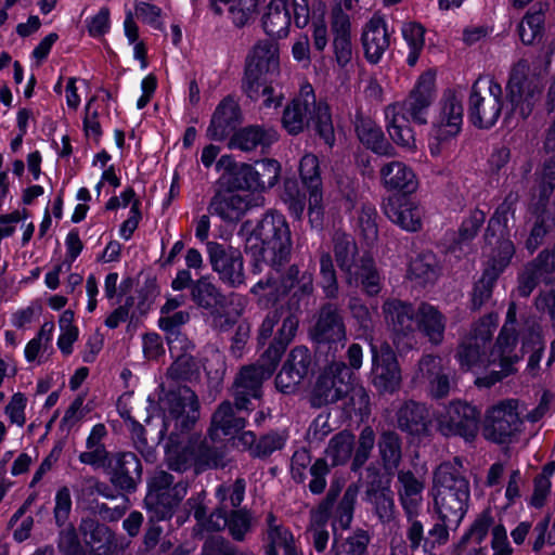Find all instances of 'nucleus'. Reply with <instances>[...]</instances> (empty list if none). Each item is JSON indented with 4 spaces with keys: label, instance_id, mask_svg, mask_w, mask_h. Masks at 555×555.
Returning a JSON list of instances; mask_svg holds the SVG:
<instances>
[{
    "label": "nucleus",
    "instance_id": "ea45409f",
    "mask_svg": "<svg viewBox=\"0 0 555 555\" xmlns=\"http://www.w3.org/2000/svg\"><path fill=\"white\" fill-rule=\"evenodd\" d=\"M292 23L288 0H270L262 16L264 31L276 38L286 37Z\"/></svg>",
    "mask_w": 555,
    "mask_h": 555
},
{
    "label": "nucleus",
    "instance_id": "c756f323",
    "mask_svg": "<svg viewBox=\"0 0 555 555\" xmlns=\"http://www.w3.org/2000/svg\"><path fill=\"white\" fill-rule=\"evenodd\" d=\"M398 496L405 514L418 515L423 503L425 478L411 470L398 472Z\"/></svg>",
    "mask_w": 555,
    "mask_h": 555
},
{
    "label": "nucleus",
    "instance_id": "c9c22d12",
    "mask_svg": "<svg viewBox=\"0 0 555 555\" xmlns=\"http://www.w3.org/2000/svg\"><path fill=\"white\" fill-rule=\"evenodd\" d=\"M334 255L339 269L345 273L346 283L353 285L358 283L356 257L358 247L354 240L345 233H335L333 237Z\"/></svg>",
    "mask_w": 555,
    "mask_h": 555
},
{
    "label": "nucleus",
    "instance_id": "8fccbe9b",
    "mask_svg": "<svg viewBox=\"0 0 555 555\" xmlns=\"http://www.w3.org/2000/svg\"><path fill=\"white\" fill-rule=\"evenodd\" d=\"M370 535L364 530H356L347 537L336 538L333 544L334 555H366Z\"/></svg>",
    "mask_w": 555,
    "mask_h": 555
},
{
    "label": "nucleus",
    "instance_id": "09e8293b",
    "mask_svg": "<svg viewBox=\"0 0 555 555\" xmlns=\"http://www.w3.org/2000/svg\"><path fill=\"white\" fill-rule=\"evenodd\" d=\"M438 269L437 258L431 251L421 253L410 262L409 278L423 285L436 280Z\"/></svg>",
    "mask_w": 555,
    "mask_h": 555
},
{
    "label": "nucleus",
    "instance_id": "e2e57ef3",
    "mask_svg": "<svg viewBox=\"0 0 555 555\" xmlns=\"http://www.w3.org/2000/svg\"><path fill=\"white\" fill-rule=\"evenodd\" d=\"M254 167L256 181L259 190L263 191L274 186L279 180L281 166L275 159H263L257 162Z\"/></svg>",
    "mask_w": 555,
    "mask_h": 555
},
{
    "label": "nucleus",
    "instance_id": "2eb2a0df",
    "mask_svg": "<svg viewBox=\"0 0 555 555\" xmlns=\"http://www.w3.org/2000/svg\"><path fill=\"white\" fill-rule=\"evenodd\" d=\"M280 321L281 325L278 328L276 335L263 353L264 359H272L276 363L280 362L287 346L295 338L299 319L295 312L281 307L269 312L259 327V340L264 341L272 336L274 327Z\"/></svg>",
    "mask_w": 555,
    "mask_h": 555
},
{
    "label": "nucleus",
    "instance_id": "13d9d810",
    "mask_svg": "<svg viewBox=\"0 0 555 555\" xmlns=\"http://www.w3.org/2000/svg\"><path fill=\"white\" fill-rule=\"evenodd\" d=\"M224 183L232 189L238 190H259V183L256 181L254 167L248 164H241L229 176H224Z\"/></svg>",
    "mask_w": 555,
    "mask_h": 555
},
{
    "label": "nucleus",
    "instance_id": "1a4fd4ad",
    "mask_svg": "<svg viewBox=\"0 0 555 555\" xmlns=\"http://www.w3.org/2000/svg\"><path fill=\"white\" fill-rule=\"evenodd\" d=\"M173 476L165 470H157L151 477L145 505L152 519L160 521L171 518L176 507L186 495L188 483L177 481L173 485Z\"/></svg>",
    "mask_w": 555,
    "mask_h": 555
},
{
    "label": "nucleus",
    "instance_id": "f704fd0d",
    "mask_svg": "<svg viewBox=\"0 0 555 555\" xmlns=\"http://www.w3.org/2000/svg\"><path fill=\"white\" fill-rule=\"evenodd\" d=\"M278 132L273 128L253 125L236 131L230 140L229 146L250 152L258 146L262 149L270 146L278 141Z\"/></svg>",
    "mask_w": 555,
    "mask_h": 555
},
{
    "label": "nucleus",
    "instance_id": "39448f33",
    "mask_svg": "<svg viewBox=\"0 0 555 555\" xmlns=\"http://www.w3.org/2000/svg\"><path fill=\"white\" fill-rule=\"evenodd\" d=\"M311 122L324 142L332 146L335 135L330 107L323 100H317L313 87L305 81L300 85L298 95L285 106L282 126L289 134L296 135Z\"/></svg>",
    "mask_w": 555,
    "mask_h": 555
},
{
    "label": "nucleus",
    "instance_id": "6ab92c4d",
    "mask_svg": "<svg viewBox=\"0 0 555 555\" xmlns=\"http://www.w3.org/2000/svg\"><path fill=\"white\" fill-rule=\"evenodd\" d=\"M352 373L344 362L332 363L319 377L311 391L310 403L322 408L345 398L350 390Z\"/></svg>",
    "mask_w": 555,
    "mask_h": 555
},
{
    "label": "nucleus",
    "instance_id": "e433bc0d",
    "mask_svg": "<svg viewBox=\"0 0 555 555\" xmlns=\"http://www.w3.org/2000/svg\"><path fill=\"white\" fill-rule=\"evenodd\" d=\"M354 128L359 140L374 153L395 156L393 146L385 139L382 128L374 120L357 115Z\"/></svg>",
    "mask_w": 555,
    "mask_h": 555
},
{
    "label": "nucleus",
    "instance_id": "69168bd1",
    "mask_svg": "<svg viewBox=\"0 0 555 555\" xmlns=\"http://www.w3.org/2000/svg\"><path fill=\"white\" fill-rule=\"evenodd\" d=\"M311 362L312 358L309 349L297 346L292 349L283 366L304 379L310 371Z\"/></svg>",
    "mask_w": 555,
    "mask_h": 555
},
{
    "label": "nucleus",
    "instance_id": "dca6fc26",
    "mask_svg": "<svg viewBox=\"0 0 555 555\" xmlns=\"http://www.w3.org/2000/svg\"><path fill=\"white\" fill-rule=\"evenodd\" d=\"M292 289H296L295 294L311 295L313 292V274L309 271L300 272L299 268L293 264L286 270L280 282L270 273L264 280L256 283L250 292L258 296L259 300H266L269 304L275 302Z\"/></svg>",
    "mask_w": 555,
    "mask_h": 555
},
{
    "label": "nucleus",
    "instance_id": "49530a36",
    "mask_svg": "<svg viewBox=\"0 0 555 555\" xmlns=\"http://www.w3.org/2000/svg\"><path fill=\"white\" fill-rule=\"evenodd\" d=\"M519 196L515 192H509L502 204L496 208L493 216L489 221V225L487 229L486 237L488 238L491 233L492 236L499 234L498 244L502 241H507L504 238L507 232V225L509 219L515 214V206L518 203ZM500 245H498V248Z\"/></svg>",
    "mask_w": 555,
    "mask_h": 555
},
{
    "label": "nucleus",
    "instance_id": "6e6552de",
    "mask_svg": "<svg viewBox=\"0 0 555 555\" xmlns=\"http://www.w3.org/2000/svg\"><path fill=\"white\" fill-rule=\"evenodd\" d=\"M280 73L279 48L269 40L258 41L246 57L243 90L246 95L258 101L262 80L274 77Z\"/></svg>",
    "mask_w": 555,
    "mask_h": 555
},
{
    "label": "nucleus",
    "instance_id": "bb28decb",
    "mask_svg": "<svg viewBox=\"0 0 555 555\" xmlns=\"http://www.w3.org/2000/svg\"><path fill=\"white\" fill-rule=\"evenodd\" d=\"M311 337L318 344H340L341 347L345 345L346 327L336 305L326 304L321 308Z\"/></svg>",
    "mask_w": 555,
    "mask_h": 555
},
{
    "label": "nucleus",
    "instance_id": "20e7f679",
    "mask_svg": "<svg viewBox=\"0 0 555 555\" xmlns=\"http://www.w3.org/2000/svg\"><path fill=\"white\" fill-rule=\"evenodd\" d=\"M247 247L256 259L255 272H260L259 262L276 271L289 258L292 238L285 217L276 211L267 212L247 238Z\"/></svg>",
    "mask_w": 555,
    "mask_h": 555
},
{
    "label": "nucleus",
    "instance_id": "412c9836",
    "mask_svg": "<svg viewBox=\"0 0 555 555\" xmlns=\"http://www.w3.org/2000/svg\"><path fill=\"white\" fill-rule=\"evenodd\" d=\"M372 382L382 392H393L401 384V371L392 348L384 343L379 347L371 344Z\"/></svg>",
    "mask_w": 555,
    "mask_h": 555
},
{
    "label": "nucleus",
    "instance_id": "9d476101",
    "mask_svg": "<svg viewBox=\"0 0 555 555\" xmlns=\"http://www.w3.org/2000/svg\"><path fill=\"white\" fill-rule=\"evenodd\" d=\"M498 321L499 317L495 313L482 317L462 340L456 352V359L463 370L470 371L493 363L487 350L498 326Z\"/></svg>",
    "mask_w": 555,
    "mask_h": 555
},
{
    "label": "nucleus",
    "instance_id": "680f3d73",
    "mask_svg": "<svg viewBox=\"0 0 555 555\" xmlns=\"http://www.w3.org/2000/svg\"><path fill=\"white\" fill-rule=\"evenodd\" d=\"M443 371L444 367L440 357L425 354L420 359L417 363V367L413 376V382L415 384L429 383Z\"/></svg>",
    "mask_w": 555,
    "mask_h": 555
},
{
    "label": "nucleus",
    "instance_id": "37998d69",
    "mask_svg": "<svg viewBox=\"0 0 555 555\" xmlns=\"http://www.w3.org/2000/svg\"><path fill=\"white\" fill-rule=\"evenodd\" d=\"M79 530L85 542L92 548L96 555H107L113 544V532L105 525L96 520L86 518L81 520Z\"/></svg>",
    "mask_w": 555,
    "mask_h": 555
},
{
    "label": "nucleus",
    "instance_id": "cd10ccee",
    "mask_svg": "<svg viewBox=\"0 0 555 555\" xmlns=\"http://www.w3.org/2000/svg\"><path fill=\"white\" fill-rule=\"evenodd\" d=\"M361 42L367 62L378 63L390 46L389 31L383 16L374 14L369 20L363 27Z\"/></svg>",
    "mask_w": 555,
    "mask_h": 555
},
{
    "label": "nucleus",
    "instance_id": "473e14b6",
    "mask_svg": "<svg viewBox=\"0 0 555 555\" xmlns=\"http://www.w3.org/2000/svg\"><path fill=\"white\" fill-rule=\"evenodd\" d=\"M240 122V107L231 96L224 98L216 107L207 129V135L215 141L224 140Z\"/></svg>",
    "mask_w": 555,
    "mask_h": 555
},
{
    "label": "nucleus",
    "instance_id": "052dcab7",
    "mask_svg": "<svg viewBox=\"0 0 555 555\" xmlns=\"http://www.w3.org/2000/svg\"><path fill=\"white\" fill-rule=\"evenodd\" d=\"M544 17L541 11L528 12L518 26L520 40L525 44H531L541 37Z\"/></svg>",
    "mask_w": 555,
    "mask_h": 555
},
{
    "label": "nucleus",
    "instance_id": "bf43d9fd",
    "mask_svg": "<svg viewBox=\"0 0 555 555\" xmlns=\"http://www.w3.org/2000/svg\"><path fill=\"white\" fill-rule=\"evenodd\" d=\"M375 442V433L372 429V427L365 426L364 428H362L354 450V455L351 464L352 470H358L365 464V462L370 459Z\"/></svg>",
    "mask_w": 555,
    "mask_h": 555
},
{
    "label": "nucleus",
    "instance_id": "f257e3e1",
    "mask_svg": "<svg viewBox=\"0 0 555 555\" xmlns=\"http://www.w3.org/2000/svg\"><path fill=\"white\" fill-rule=\"evenodd\" d=\"M199 408L196 393L186 386L169 391L160 400L163 422L158 439H168L166 457L171 469L184 472L195 467L202 470L218 465L216 451L199 438L189 439L186 444L180 447L181 438L199 418Z\"/></svg>",
    "mask_w": 555,
    "mask_h": 555
},
{
    "label": "nucleus",
    "instance_id": "c03bdc74",
    "mask_svg": "<svg viewBox=\"0 0 555 555\" xmlns=\"http://www.w3.org/2000/svg\"><path fill=\"white\" fill-rule=\"evenodd\" d=\"M365 501L374 507L375 514L382 522H389L395 516V503L389 487L380 481H372L365 491Z\"/></svg>",
    "mask_w": 555,
    "mask_h": 555
},
{
    "label": "nucleus",
    "instance_id": "de8ad7c7",
    "mask_svg": "<svg viewBox=\"0 0 555 555\" xmlns=\"http://www.w3.org/2000/svg\"><path fill=\"white\" fill-rule=\"evenodd\" d=\"M354 449V436L347 430H343L333 436L325 450V456L331 461L332 466L346 464Z\"/></svg>",
    "mask_w": 555,
    "mask_h": 555
},
{
    "label": "nucleus",
    "instance_id": "4468645a",
    "mask_svg": "<svg viewBox=\"0 0 555 555\" xmlns=\"http://www.w3.org/2000/svg\"><path fill=\"white\" fill-rule=\"evenodd\" d=\"M352 8L353 0H334L330 14L334 60L339 69L345 72L353 67L351 20L348 14Z\"/></svg>",
    "mask_w": 555,
    "mask_h": 555
},
{
    "label": "nucleus",
    "instance_id": "4d7b16f0",
    "mask_svg": "<svg viewBox=\"0 0 555 555\" xmlns=\"http://www.w3.org/2000/svg\"><path fill=\"white\" fill-rule=\"evenodd\" d=\"M321 287L326 298L335 299L339 293L336 270L330 251L320 253Z\"/></svg>",
    "mask_w": 555,
    "mask_h": 555
},
{
    "label": "nucleus",
    "instance_id": "4be33fe9",
    "mask_svg": "<svg viewBox=\"0 0 555 555\" xmlns=\"http://www.w3.org/2000/svg\"><path fill=\"white\" fill-rule=\"evenodd\" d=\"M207 253L212 270L218 273L223 283L232 287L244 283V261L238 249L225 247L217 242H208Z\"/></svg>",
    "mask_w": 555,
    "mask_h": 555
},
{
    "label": "nucleus",
    "instance_id": "2f4dec72",
    "mask_svg": "<svg viewBox=\"0 0 555 555\" xmlns=\"http://www.w3.org/2000/svg\"><path fill=\"white\" fill-rule=\"evenodd\" d=\"M266 525L263 538L266 555H279V550H283L284 555H300L296 550L292 531L279 521L272 513L268 514Z\"/></svg>",
    "mask_w": 555,
    "mask_h": 555
},
{
    "label": "nucleus",
    "instance_id": "4c0bfd02",
    "mask_svg": "<svg viewBox=\"0 0 555 555\" xmlns=\"http://www.w3.org/2000/svg\"><path fill=\"white\" fill-rule=\"evenodd\" d=\"M446 317L433 305L423 302L417 308V326L433 345H440L444 338Z\"/></svg>",
    "mask_w": 555,
    "mask_h": 555
},
{
    "label": "nucleus",
    "instance_id": "6e6d98bb",
    "mask_svg": "<svg viewBox=\"0 0 555 555\" xmlns=\"http://www.w3.org/2000/svg\"><path fill=\"white\" fill-rule=\"evenodd\" d=\"M401 31L410 50L406 63L410 66H414L425 44V28L418 23L410 22L403 24Z\"/></svg>",
    "mask_w": 555,
    "mask_h": 555
},
{
    "label": "nucleus",
    "instance_id": "338daca9",
    "mask_svg": "<svg viewBox=\"0 0 555 555\" xmlns=\"http://www.w3.org/2000/svg\"><path fill=\"white\" fill-rule=\"evenodd\" d=\"M326 521V511H317L311 516V526L309 529V533L311 535L312 544L319 553L323 552L326 548L330 538L328 531L325 529Z\"/></svg>",
    "mask_w": 555,
    "mask_h": 555
},
{
    "label": "nucleus",
    "instance_id": "a19ab883",
    "mask_svg": "<svg viewBox=\"0 0 555 555\" xmlns=\"http://www.w3.org/2000/svg\"><path fill=\"white\" fill-rule=\"evenodd\" d=\"M142 466L135 454L121 453L112 475V482L126 491H133L141 478Z\"/></svg>",
    "mask_w": 555,
    "mask_h": 555
},
{
    "label": "nucleus",
    "instance_id": "603ef678",
    "mask_svg": "<svg viewBox=\"0 0 555 555\" xmlns=\"http://www.w3.org/2000/svg\"><path fill=\"white\" fill-rule=\"evenodd\" d=\"M358 273V285L361 284L364 293L369 296H376L382 289V276L376 269L373 258L363 256L354 270Z\"/></svg>",
    "mask_w": 555,
    "mask_h": 555
},
{
    "label": "nucleus",
    "instance_id": "5fc2aeb1",
    "mask_svg": "<svg viewBox=\"0 0 555 555\" xmlns=\"http://www.w3.org/2000/svg\"><path fill=\"white\" fill-rule=\"evenodd\" d=\"M384 467L388 470L398 467L401 461V441L395 431H384L377 443Z\"/></svg>",
    "mask_w": 555,
    "mask_h": 555
},
{
    "label": "nucleus",
    "instance_id": "7c9ffc66",
    "mask_svg": "<svg viewBox=\"0 0 555 555\" xmlns=\"http://www.w3.org/2000/svg\"><path fill=\"white\" fill-rule=\"evenodd\" d=\"M244 410H237L236 405L225 400L221 402L211 415L209 436L217 440L222 436H232L246 426V420L240 413Z\"/></svg>",
    "mask_w": 555,
    "mask_h": 555
},
{
    "label": "nucleus",
    "instance_id": "a18cd8bd",
    "mask_svg": "<svg viewBox=\"0 0 555 555\" xmlns=\"http://www.w3.org/2000/svg\"><path fill=\"white\" fill-rule=\"evenodd\" d=\"M107 430L103 424H96L92 427L87 441V451L79 454V461L82 464L91 465L93 467L104 466L108 452L105 449L103 439L106 437Z\"/></svg>",
    "mask_w": 555,
    "mask_h": 555
},
{
    "label": "nucleus",
    "instance_id": "aec40b11",
    "mask_svg": "<svg viewBox=\"0 0 555 555\" xmlns=\"http://www.w3.org/2000/svg\"><path fill=\"white\" fill-rule=\"evenodd\" d=\"M479 413L475 406L452 401L438 417V428L443 436H460L472 441L478 431Z\"/></svg>",
    "mask_w": 555,
    "mask_h": 555
},
{
    "label": "nucleus",
    "instance_id": "5701e85b",
    "mask_svg": "<svg viewBox=\"0 0 555 555\" xmlns=\"http://www.w3.org/2000/svg\"><path fill=\"white\" fill-rule=\"evenodd\" d=\"M514 250V245L511 241L500 242L499 255L493 256L489 267L485 269L481 278L475 284L472 295L473 309H480L490 299L494 283L500 273L509 263Z\"/></svg>",
    "mask_w": 555,
    "mask_h": 555
},
{
    "label": "nucleus",
    "instance_id": "3c124183",
    "mask_svg": "<svg viewBox=\"0 0 555 555\" xmlns=\"http://www.w3.org/2000/svg\"><path fill=\"white\" fill-rule=\"evenodd\" d=\"M191 348L179 349L171 353L173 363L167 371L168 377L173 380H192L198 376V366L194 358L188 353Z\"/></svg>",
    "mask_w": 555,
    "mask_h": 555
},
{
    "label": "nucleus",
    "instance_id": "79ce46f5",
    "mask_svg": "<svg viewBox=\"0 0 555 555\" xmlns=\"http://www.w3.org/2000/svg\"><path fill=\"white\" fill-rule=\"evenodd\" d=\"M397 423L401 430L412 435L422 434L429 423L428 411L422 403L404 402L397 412Z\"/></svg>",
    "mask_w": 555,
    "mask_h": 555
},
{
    "label": "nucleus",
    "instance_id": "864d4df0",
    "mask_svg": "<svg viewBox=\"0 0 555 555\" xmlns=\"http://www.w3.org/2000/svg\"><path fill=\"white\" fill-rule=\"evenodd\" d=\"M522 351H532L528 366L534 369L541 360V351L543 350L541 331L534 320H526L522 322Z\"/></svg>",
    "mask_w": 555,
    "mask_h": 555
},
{
    "label": "nucleus",
    "instance_id": "58836bf2",
    "mask_svg": "<svg viewBox=\"0 0 555 555\" xmlns=\"http://www.w3.org/2000/svg\"><path fill=\"white\" fill-rule=\"evenodd\" d=\"M190 321L188 311H173L169 313H160L158 326L167 334V344L170 353L177 352L179 349L193 348L191 341L180 333L182 325Z\"/></svg>",
    "mask_w": 555,
    "mask_h": 555
},
{
    "label": "nucleus",
    "instance_id": "393cba45",
    "mask_svg": "<svg viewBox=\"0 0 555 555\" xmlns=\"http://www.w3.org/2000/svg\"><path fill=\"white\" fill-rule=\"evenodd\" d=\"M383 313L387 325L393 333V341L399 346L404 338L413 336L417 326V310L405 301L387 299L383 304Z\"/></svg>",
    "mask_w": 555,
    "mask_h": 555
},
{
    "label": "nucleus",
    "instance_id": "ddd939ff",
    "mask_svg": "<svg viewBox=\"0 0 555 555\" xmlns=\"http://www.w3.org/2000/svg\"><path fill=\"white\" fill-rule=\"evenodd\" d=\"M519 401L505 399L490 406L485 415L483 436L495 443H511L522 430Z\"/></svg>",
    "mask_w": 555,
    "mask_h": 555
},
{
    "label": "nucleus",
    "instance_id": "f8f14e48",
    "mask_svg": "<svg viewBox=\"0 0 555 555\" xmlns=\"http://www.w3.org/2000/svg\"><path fill=\"white\" fill-rule=\"evenodd\" d=\"M506 91L513 112L518 113L524 119L527 118L539 101L542 91L541 82L531 73L527 60L521 59L512 66Z\"/></svg>",
    "mask_w": 555,
    "mask_h": 555
},
{
    "label": "nucleus",
    "instance_id": "0eeeda50",
    "mask_svg": "<svg viewBox=\"0 0 555 555\" xmlns=\"http://www.w3.org/2000/svg\"><path fill=\"white\" fill-rule=\"evenodd\" d=\"M464 107L462 96L453 90H447L439 100L431 121L429 152L434 157L447 150L450 141L462 129Z\"/></svg>",
    "mask_w": 555,
    "mask_h": 555
},
{
    "label": "nucleus",
    "instance_id": "9b49d317",
    "mask_svg": "<svg viewBox=\"0 0 555 555\" xmlns=\"http://www.w3.org/2000/svg\"><path fill=\"white\" fill-rule=\"evenodd\" d=\"M502 87L490 77H479L472 87L468 117L478 128H490L502 112Z\"/></svg>",
    "mask_w": 555,
    "mask_h": 555
},
{
    "label": "nucleus",
    "instance_id": "f3484780",
    "mask_svg": "<svg viewBox=\"0 0 555 555\" xmlns=\"http://www.w3.org/2000/svg\"><path fill=\"white\" fill-rule=\"evenodd\" d=\"M276 365V362H273L272 359H264V354H262L257 363L241 369L232 386V395L237 410H248L250 400L261 397L262 384L271 377Z\"/></svg>",
    "mask_w": 555,
    "mask_h": 555
},
{
    "label": "nucleus",
    "instance_id": "72a5a7b5",
    "mask_svg": "<svg viewBox=\"0 0 555 555\" xmlns=\"http://www.w3.org/2000/svg\"><path fill=\"white\" fill-rule=\"evenodd\" d=\"M384 212L403 230L415 232L422 227V208L412 201L390 198L384 206Z\"/></svg>",
    "mask_w": 555,
    "mask_h": 555
},
{
    "label": "nucleus",
    "instance_id": "0e129e2a",
    "mask_svg": "<svg viewBox=\"0 0 555 555\" xmlns=\"http://www.w3.org/2000/svg\"><path fill=\"white\" fill-rule=\"evenodd\" d=\"M227 527L235 541H244L253 528V516L246 509L233 511L228 516Z\"/></svg>",
    "mask_w": 555,
    "mask_h": 555
},
{
    "label": "nucleus",
    "instance_id": "774afa93",
    "mask_svg": "<svg viewBox=\"0 0 555 555\" xmlns=\"http://www.w3.org/2000/svg\"><path fill=\"white\" fill-rule=\"evenodd\" d=\"M555 189V158L546 162L538 178V196L541 205L553 194Z\"/></svg>",
    "mask_w": 555,
    "mask_h": 555
},
{
    "label": "nucleus",
    "instance_id": "7ed1b4c3",
    "mask_svg": "<svg viewBox=\"0 0 555 555\" xmlns=\"http://www.w3.org/2000/svg\"><path fill=\"white\" fill-rule=\"evenodd\" d=\"M431 494L440 520L456 528L467 513L470 499L469 481L464 475L460 457L436 468Z\"/></svg>",
    "mask_w": 555,
    "mask_h": 555
},
{
    "label": "nucleus",
    "instance_id": "f03ea898",
    "mask_svg": "<svg viewBox=\"0 0 555 555\" xmlns=\"http://www.w3.org/2000/svg\"><path fill=\"white\" fill-rule=\"evenodd\" d=\"M436 75L423 73L409 95L385 107L386 129L390 139L408 153L417 151L414 129L410 122L427 124L428 109L436 96Z\"/></svg>",
    "mask_w": 555,
    "mask_h": 555
},
{
    "label": "nucleus",
    "instance_id": "423d86ee",
    "mask_svg": "<svg viewBox=\"0 0 555 555\" xmlns=\"http://www.w3.org/2000/svg\"><path fill=\"white\" fill-rule=\"evenodd\" d=\"M530 320L521 317L517 319V306L511 302L506 312L505 321L500 330L496 340L490 350L491 361L499 363L500 371H492L490 374L478 377L476 384L481 387H491L504 377L516 372L515 364L520 357L515 353L519 335L522 336V322Z\"/></svg>",
    "mask_w": 555,
    "mask_h": 555
},
{
    "label": "nucleus",
    "instance_id": "a878e982",
    "mask_svg": "<svg viewBox=\"0 0 555 555\" xmlns=\"http://www.w3.org/2000/svg\"><path fill=\"white\" fill-rule=\"evenodd\" d=\"M299 173L304 184L309 191V219L319 227L322 220V181L320 177L319 159L313 154H306L299 164Z\"/></svg>",
    "mask_w": 555,
    "mask_h": 555
},
{
    "label": "nucleus",
    "instance_id": "b1692460",
    "mask_svg": "<svg viewBox=\"0 0 555 555\" xmlns=\"http://www.w3.org/2000/svg\"><path fill=\"white\" fill-rule=\"evenodd\" d=\"M191 298L197 307L208 310L212 314L223 308L227 302L236 306L235 317H240L245 307L244 297L236 294L225 297L209 276H202L192 283Z\"/></svg>",
    "mask_w": 555,
    "mask_h": 555
},
{
    "label": "nucleus",
    "instance_id": "a211bd4d",
    "mask_svg": "<svg viewBox=\"0 0 555 555\" xmlns=\"http://www.w3.org/2000/svg\"><path fill=\"white\" fill-rule=\"evenodd\" d=\"M224 176L219 179V186L208 204V211L225 223H237L260 203L251 194L230 188L224 183Z\"/></svg>",
    "mask_w": 555,
    "mask_h": 555
},
{
    "label": "nucleus",
    "instance_id": "c85d7f7f",
    "mask_svg": "<svg viewBox=\"0 0 555 555\" xmlns=\"http://www.w3.org/2000/svg\"><path fill=\"white\" fill-rule=\"evenodd\" d=\"M379 177L382 185L389 192L411 194L418 186L415 172L403 162L391 160L383 164Z\"/></svg>",
    "mask_w": 555,
    "mask_h": 555
}]
</instances>
